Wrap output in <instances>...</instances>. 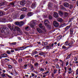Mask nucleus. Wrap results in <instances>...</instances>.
<instances>
[{"instance_id":"obj_1","label":"nucleus","mask_w":78,"mask_h":78,"mask_svg":"<svg viewBox=\"0 0 78 78\" xmlns=\"http://www.w3.org/2000/svg\"><path fill=\"white\" fill-rule=\"evenodd\" d=\"M36 20H33L30 23H29V25L30 26L31 28H34V26H36V25H37V24L36 23Z\"/></svg>"},{"instance_id":"obj_2","label":"nucleus","mask_w":78,"mask_h":78,"mask_svg":"<svg viewBox=\"0 0 78 78\" xmlns=\"http://www.w3.org/2000/svg\"><path fill=\"white\" fill-rule=\"evenodd\" d=\"M7 29H8V27H2L1 28V31L2 33H4V32H5V31H7Z\"/></svg>"},{"instance_id":"obj_3","label":"nucleus","mask_w":78,"mask_h":78,"mask_svg":"<svg viewBox=\"0 0 78 78\" xmlns=\"http://www.w3.org/2000/svg\"><path fill=\"white\" fill-rule=\"evenodd\" d=\"M53 25L55 27H58L59 26V23L56 21H54L53 22Z\"/></svg>"},{"instance_id":"obj_4","label":"nucleus","mask_w":78,"mask_h":78,"mask_svg":"<svg viewBox=\"0 0 78 78\" xmlns=\"http://www.w3.org/2000/svg\"><path fill=\"white\" fill-rule=\"evenodd\" d=\"M55 66H56V68H57V69H58V73L59 74L61 73L60 72H61V69H60V68H61V67H59V65H58V64L55 65Z\"/></svg>"},{"instance_id":"obj_5","label":"nucleus","mask_w":78,"mask_h":78,"mask_svg":"<svg viewBox=\"0 0 78 78\" xmlns=\"http://www.w3.org/2000/svg\"><path fill=\"white\" fill-rule=\"evenodd\" d=\"M39 27L40 28L42 29L44 31H45V27L42 26V24L41 23L39 24Z\"/></svg>"},{"instance_id":"obj_6","label":"nucleus","mask_w":78,"mask_h":78,"mask_svg":"<svg viewBox=\"0 0 78 78\" xmlns=\"http://www.w3.org/2000/svg\"><path fill=\"white\" fill-rule=\"evenodd\" d=\"M73 42H71L70 43H69L68 44V46H69V47H68V49H69V48H71V47H72V46H73Z\"/></svg>"},{"instance_id":"obj_7","label":"nucleus","mask_w":78,"mask_h":78,"mask_svg":"<svg viewBox=\"0 0 78 78\" xmlns=\"http://www.w3.org/2000/svg\"><path fill=\"white\" fill-rule=\"evenodd\" d=\"M53 16L54 17H55V18H58V17H59L58 13L55 12H54Z\"/></svg>"},{"instance_id":"obj_8","label":"nucleus","mask_w":78,"mask_h":78,"mask_svg":"<svg viewBox=\"0 0 78 78\" xmlns=\"http://www.w3.org/2000/svg\"><path fill=\"white\" fill-rule=\"evenodd\" d=\"M25 1H23L20 2V4L21 6H24L25 5Z\"/></svg>"},{"instance_id":"obj_9","label":"nucleus","mask_w":78,"mask_h":78,"mask_svg":"<svg viewBox=\"0 0 78 78\" xmlns=\"http://www.w3.org/2000/svg\"><path fill=\"white\" fill-rule=\"evenodd\" d=\"M1 56L2 58H8V55L4 53L1 55Z\"/></svg>"},{"instance_id":"obj_10","label":"nucleus","mask_w":78,"mask_h":78,"mask_svg":"<svg viewBox=\"0 0 78 78\" xmlns=\"http://www.w3.org/2000/svg\"><path fill=\"white\" fill-rule=\"evenodd\" d=\"M64 5L66 8H69V4L67 2H65L64 4Z\"/></svg>"},{"instance_id":"obj_11","label":"nucleus","mask_w":78,"mask_h":78,"mask_svg":"<svg viewBox=\"0 0 78 78\" xmlns=\"http://www.w3.org/2000/svg\"><path fill=\"white\" fill-rule=\"evenodd\" d=\"M70 34H73V29L72 28H70L69 29Z\"/></svg>"},{"instance_id":"obj_12","label":"nucleus","mask_w":78,"mask_h":78,"mask_svg":"<svg viewBox=\"0 0 78 78\" xmlns=\"http://www.w3.org/2000/svg\"><path fill=\"white\" fill-rule=\"evenodd\" d=\"M57 20L58 22H62V19L60 18H59L57 19Z\"/></svg>"},{"instance_id":"obj_13","label":"nucleus","mask_w":78,"mask_h":78,"mask_svg":"<svg viewBox=\"0 0 78 78\" xmlns=\"http://www.w3.org/2000/svg\"><path fill=\"white\" fill-rule=\"evenodd\" d=\"M24 24L23 21H20L19 22V25L20 26H22Z\"/></svg>"},{"instance_id":"obj_14","label":"nucleus","mask_w":78,"mask_h":78,"mask_svg":"<svg viewBox=\"0 0 78 78\" xmlns=\"http://www.w3.org/2000/svg\"><path fill=\"white\" fill-rule=\"evenodd\" d=\"M37 30L38 33H41L42 32V30L39 28H37Z\"/></svg>"},{"instance_id":"obj_15","label":"nucleus","mask_w":78,"mask_h":78,"mask_svg":"<svg viewBox=\"0 0 78 78\" xmlns=\"http://www.w3.org/2000/svg\"><path fill=\"white\" fill-rule=\"evenodd\" d=\"M21 11H27V9L26 7H24L23 8H22L21 9Z\"/></svg>"},{"instance_id":"obj_16","label":"nucleus","mask_w":78,"mask_h":78,"mask_svg":"<svg viewBox=\"0 0 78 78\" xmlns=\"http://www.w3.org/2000/svg\"><path fill=\"white\" fill-rule=\"evenodd\" d=\"M5 60L3 59H2L1 60V63H2V65H4V64H5Z\"/></svg>"},{"instance_id":"obj_17","label":"nucleus","mask_w":78,"mask_h":78,"mask_svg":"<svg viewBox=\"0 0 78 78\" xmlns=\"http://www.w3.org/2000/svg\"><path fill=\"white\" fill-rule=\"evenodd\" d=\"M71 26H67L65 28V30L66 31H67V30H69V29L70 28V27Z\"/></svg>"},{"instance_id":"obj_18","label":"nucleus","mask_w":78,"mask_h":78,"mask_svg":"<svg viewBox=\"0 0 78 78\" xmlns=\"http://www.w3.org/2000/svg\"><path fill=\"white\" fill-rule=\"evenodd\" d=\"M28 16H33V13L32 12H29L27 14Z\"/></svg>"},{"instance_id":"obj_19","label":"nucleus","mask_w":78,"mask_h":78,"mask_svg":"<svg viewBox=\"0 0 78 78\" xmlns=\"http://www.w3.org/2000/svg\"><path fill=\"white\" fill-rule=\"evenodd\" d=\"M5 5V3L4 2H2L0 3V6H4Z\"/></svg>"},{"instance_id":"obj_20","label":"nucleus","mask_w":78,"mask_h":78,"mask_svg":"<svg viewBox=\"0 0 78 78\" xmlns=\"http://www.w3.org/2000/svg\"><path fill=\"white\" fill-rule=\"evenodd\" d=\"M69 44V41H66L64 43V45L65 46H68V44Z\"/></svg>"},{"instance_id":"obj_21","label":"nucleus","mask_w":78,"mask_h":78,"mask_svg":"<svg viewBox=\"0 0 78 78\" xmlns=\"http://www.w3.org/2000/svg\"><path fill=\"white\" fill-rule=\"evenodd\" d=\"M9 6H14V2H11L10 3V4L9 5Z\"/></svg>"},{"instance_id":"obj_22","label":"nucleus","mask_w":78,"mask_h":78,"mask_svg":"<svg viewBox=\"0 0 78 78\" xmlns=\"http://www.w3.org/2000/svg\"><path fill=\"white\" fill-rule=\"evenodd\" d=\"M12 30L15 31L16 30V27L14 26H13L12 27Z\"/></svg>"},{"instance_id":"obj_23","label":"nucleus","mask_w":78,"mask_h":78,"mask_svg":"<svg viewBox=\"0 0 78 78\" xmlns=\"http://www.w3.org/2000/svg\"><path fill=\"white\" fill-rule=\"evenodd\" d=\"M43 45L46 46L48 45V43L47 42H45L43 43Z\"/></svg>"},{"instance_id":"obj_24","label":"nucleus","mask_w":78,"mask_h":78,"mask_svg":"<svg viewBox=\"0 0 78 78\" xmlns=\"http://www.w3.org/2000/svg\"><path fill=\"white\" fill-rule=\"evenodd\" d=\"M23 18H24V16L22 14L21 15L20 18V19H23Z\"/></svg>"},{"instance_id":"obj_25","label":"nucleus","mask_w":78,"mask_h":78,"mask_svg":"<svg viewBox=\"0 0 78 78\" xmlns=\"http://www.w3.org/2000/svg\"><path fill=\"white\" fill-rule=\"evenodd\" d=\"M36 7V5L34 4H33L31 6V8H35Z\"/></svg>"},{"instance_id":"obj_26","label":"nucleus","mask_w":78,"mask_h":78,"mask_svg":"<svg viewBox=\"0 0 78 78\" xmlns=\"http://www.w3.org/2000/svg\"><path fill=\"white\" fill-rule=\"evenodd\" d=\"M58 69H54L53 70L54 74H56L57 73Z\"/></svg>"},{"instance_id":"obj_27","label":"nucleus","mask_w":78,"mask_h":78,"mask_svg":"<svg viewBox=\"0 0 78 78\" xmlns=\"http://www.w3.org/2000/svg\"><path fill=\"white\" fill-rule=\"evenodd\" d=\"M39 55H41V56H44L45 55V53L44 52H40L39 53Z\"/></svg>"},{"instance_id":"obj_28","label":"nucleus","mask_w":78,"mask_h":78,"mask_svg":"<svg viewBox=\"0 0 78 78\" xmlns=\"http://www.w3.org/2000/svg\"><path fill=\"white\" fill-rule=\"evenodd\" d=\"M46 47L47 49H50V48H51V45H48L46 46Z\"/></svg>"},{"instance_id":"obj_29","label":"nucleus","mask_w":78,"mask_h":78,"mask_svg":"<svg viewBox=\"0 0 78 78\" xmlns=\"http://www.w3.org/2000/svg\"><path fill=\"white\" fill-rule=\"evenodd\" d=\"M58 13L60 16H62V15H63V12L61 11H59Z\"/></svg>"},{"instance_id":"obj_30","label":"nucleus","mask_w":78,"mask_h":78,"mask_svg":"<svg viewBox=\"0 0 78 78\" xmlns=\"http://www.w3.org/2000/svg\"><path fill=\"white\" fill-rule=\"evenodd\" d=\"M17 43L16 42H13L12 43H11L10 44V45H16Z\"/></svg>"},{"instance_id":"obj_31","label":"nucleus","mask_w":78,"mask_h":78,"mask_svg":"<svg viewBox=\"0 0 78 78\" xmlns=\"http://www.w3.org/2000/svg\"><path fill=\"white\" fill-rule=\"evenodd\" d=\"M38 65H40V64L37 62H36L34 64V66H35V67H37Z\"/></svg>"},{"instance_id":"obj_32","label":"nucleus","mask_w":78,"mask_h":78,"mask_svg":"<svg viewBox=\"0 0 78 78\" xmlns=\"http://www.w3.org/2000/svg\"><path fill=\"white\" fill-rule=\"evenodd\" d=\"M38 69H40L41 72H44L45 71V69L43 68H41L40 69L39 68Z\"/></svg>"},{"instance_id":"obj_33","label":"nucleus","mask_w":78,"mask_h":78,"mask_svg":"<svg viewBox=\"0 0 78 78\" xmlns=\"http://www.w3.org/2000/svg\"><path fill=\"white\" fill-rule=\"evenodd\" d=\"M16 30H17L18 31H19V32L20 31V28H19V27H16Z\"/></svg>"},{"instance_id":"obj_34","label":"nucleus","mask_w":78,"mask_h":78,"mask_svg":"<svg viewBox=\"0 0 78 78\" xmlns=\"http://www.w3.org/2000/svg\"><path fill=\"white\" fill-rule=\"evenodd\" d=\"M6 53L7 54H8L9 55L10 54H11V51L9 50H8L6 51Z\"/></svg>"},{"instance_id":"obj_35","label":"nucleus","mask_w":78,"mask_h":78,"mask_svg":"<svg viewBox=\"0 0 78 78\" xmlns=\"http://www.w3.org/2000/svg\"><path fill=\"white\" fill-rule=\"evenodd\" d=\"M68 16V13L67 12H65L64 13L65 17H67Z\"/></svg>"},{"instance_id":"obj_36","label":"nucleus","mask_w":78,"mask_h":78,"mask_svg":"<svg viewBox=\"0 0 78 78\" xmlns=\"http://www.w3.org/2000/svg\"><path fill=\"white\" fill-rule=\"evenodd\" d=\"M48 18H49V19L50 20H51V19H52V16H51V15H49L48 16Z\"/></svg>"},{"instance_id":"obj_37","label":"nucleus","mask_w":78,"mask_h":78,"mask_svg":"<svg viewBox=\"0 0 78 78\" xmlns=\"http://www.w3.org/2000/svg\"><path fill=\"white\" fill-rule=\"evenodd\" d=\"M64 69L65 70V73H66L67 72V67H65L64 68Z\"/></svg>"},{"instance_id":"obj_38","label":"nucleus","mask_w":78,"mask_h":78,"mask_svg":"<svg viewBox=\"0 0 78 78\" xmlns=\"http://www.w3.org/2000/svg\"><path fill=\"white\" fill-rule=\"evenodd\" d=\"M14 73L15 76H18V75H19V74L16 71H14Z\"/></svg>"},{"instance_id":"obj_39","label":"nucleus","mask_w":78,"mask_h":78,"mask_svg":"<svg viewBox=\"0 0 78 78\" xmlns=\"http://www.w3.org/2000/svg\"><path fill=\"white\" fill-rule=\"evenodd\" d=\"M62 48H63V49H66V48H67V49H68V47L67 48V47H66L64 45H63L62 46Z\"/></svg>"},{"instance_id":"obj_40","label":"nucleus","mask_w":78,"mask_h":78,"mask_svg":"<svg viewBox=\"0 0 78 78\" xmlns=\"http://www.w3.org/2000/svg\"><path fill=\"white\" fill-rule=\"evenodd\" d=\"M37 51H36L32 52L33 55H36V54H37Z\"/></svg>"},{"instance_id":"obj_41","label":"nucleus","mask_w":78,"mask_h":78,"mask_svg":"<svg viewBox=\"0 0 78 78\" xmlns=\"http://www.w3.org/2000/svg\"><path fill=\"white\" fill-rule=\"evenodd\" d=\"M49 23V21H48V20H46L44 21V23Z\"/></svg>"},{"instance_id":"obj_42","label":"nucleus","mask_w":78,"mask_h":78,"mask_svg":"<svg viewBox=\"0 0 78 78\" xmlns=\"http://www.w3.org/2000/svg\"><path fill=\"white\" fill-rule=\"evenodd\" d=\"M71 56V55L70 54L68 55L67 57H66V59H69Z\"/></svg>"},{"instance_id":"obj_43","label":"nucleus","mask_w":78,"mask_h":78,"mask_svg":"<svg viewBox=\"0 0 78 78\" xmlns=\"http://www.w3.org/2000/svg\"><path fill=\"white\" fill-rule=\"evenodd\" d=\"M69 8L70 9H72L73 8V5H70Z\"/></svg>"},{"instance_id":"obj_44","label":"nucleus","mask_w":78,"mask_h":78,"mask_svg":"<svg viewBox=\"0 0 78 78\" xmlns=\"http://www.w3.org/2000/svg\"><path fill=\"white\" fill-rule=\"evenodd\" d=\"M47 27L48 28V29H51V26L50 25H48Z\"/></svg>"},{"instance_id":"obj_45","label":"nucleus","mask_w":78,"mask_h":78,"mask_svg":"<svg viewBox=\"0 0 78 78\" xmlns=\"http://www.w3.org/2000/svg\"><path fill=\"white\" fill-rule=\"evenodd\" d=\"M48 6L49 8L51 7V6H52V4H49L48 5Z\"/></svg>"},{"instance_id":"obj_46","label":"nucleus","mask_w":78,"mask_h":78,"mask_svg":"<svg viewBox=\"0 0 78 78\" xmlns=\"http://www.w3.org/2000/svg\"><path fill=\"white\" fill-rule=\"evenodd\" d=\"M29 27L27 26L25 27V30L26 31H28V29H29Z\"/></svg>"},{"instance_id":"obj_47","label":"nucleus","mask_w":78,"mask_h":78,"mask_svg":"<svg viewBox=\"0 0 78 78\" xmlns=\"http://www.w3.org/2000/svg\"><path fill=\"white\" fill-rule=\"evenodd\" d=\"M9 66V69H12V66L11 65H9L8 66Z\"/></svg>"},{"instance_id":"obj_48","label":"nucleus","mask_w":78,"mask_h":78,"mask_svg":"<svg viewBox=\"0 0 78 78\" xmlns=\"http://www.w3.org/2000/svg\"><path fill=\"white\" fill-rule=\"evenodd\" d=\"M3 14V13L2 11H0V16H2Z\"/></svg>"},{"instance_id":"obj_49","label":"nucleus","mask_w":78,"mask_h":78,"mask_svg":"<svg viewBox=\"0 0 78 78\" xmlns=\"http://www.w3.org/2000/svg\"><path fill=\"white\" fill-rule=\"evenodd\" d=\"M73 18H71L69 19V22H71V21H72V20H73Z\"/></svg>"},{"instance_id":"obj_50","label":"nucleus","mask_w":78,"mask_h":78,"mask_svg":"<svg viewBox=\"0 0 78 78\" xmlns=\"http://www.w3.org/2000/svg\"><path fill=\"white\" fill-rule=\"evenodd\" d=\"M76 75H78V68L76 69Z\"/></svg>"},{"instance_id":"obj_51","label":"nucleus","mask_w":78,"mask_h":78,"mask_svg":"<svg viewBox=\"0 0 78 78\" xmlns=\"http://www.w3.org/2000/svg\"><path fill=\"white\" fill-rule=\"evenodd\" d=\"M19 61L20 62H21L22 61V58L19 59Z\"/></svg>"},{"instance_id":"obj_52","label":"nucleus","mask_w":78,"mask_h":78,"mask_svg":"<svg viewBox=\"0 0 78 78\" xmlns=\"http://www.w3.org/2000/svg\"><path fill=\"white\" fill-rule=\"evenodd\" d=\"M15 23L16 25H19V22H16Z\"/></svg>"},{"instance_id":"obj_53","label":"nucleus","mask_w":78,"mask_h":78,"mask_svg":"<svg viewBox=\"0 0 78 78\" xmlns=\"http://www.w3.org/2000/svg\"><path fill=\"white\" fill-rule=\"evenodd\" d=\"M14 64H17V61L16 60H14L13 61Z\"/></svg>"},{"instance_id":"obj_54","label":"nucleus","mask_w":78,"mask_h":78,"mask_svg":"<svg viewBox=\"0 0 78 78\" xmlns=\"http://www.w3.org/2000/svg\"><path fill=\"white\" fill-rule=\"evenodd\" d=\"M44 24L45 26H46V27H47L48 25L47 23H44Z\"/></svg>"},{"instance_id":"obj_55","label":"nucleus","mask_w":78,"mask_h":78,"mask_svg":"<svg viewBox=\"0 0 78 78\" xmlns=\"http://www.w3.org/2000/svg\"><path fill=\"white\" fill-rule=\"evenodd\" d=\"M2 77H5V73H3L2 74Z\"/></svg>"},{"instance_id":"obj_56","label":"nucleus","mask_w":78,"mask_h":78,"mask_svg":"<svg viewBox=\"0 0 78 78\" xmlns=\"http://www.w3.org/2000/svg\"><path fill=\"white\" fill-rule=\"evenodd\" d=\"M53 45H54V43H52L51 45V47H53Z\"/></svg>"},{"instance_id":"obj_57","label":"nucleus","mask_w":78,"mask_h":78,"mask_svg":"<svg viewBox=\"0 0 78 78\" xmlns=\"http://www.w3.org/2000/svg\"><path fill=\"white\" fill-rule=\"evenodd\" d=\"M68 65H69V62H66V66H68Z\"/></svg>"},{"instance_id":"obj_58","label":"nucleus","mask_w":78,"mask_h":78,"mask_svg":"<svg viewBox=\"0 0 78 78\" xmlns=\"http://www.w3.org/2000/svg\"><path fill=\"white\" fill-rule=\"evenodd\" d=\"M74 60L75 61H77V58H76V57H75L74 58Z\"/></svg>"},{"instance_id":"obj_59","label":"nucleus","mask_w":78,"mask_h":78,"mask_svg":"<svg viewBox=\"0 0 78 78\" xmlns=\"http://www.w3.org/2000/svg\"><path fill=\"white\" fill-rule=\"evenodd\" d=\"M38 56H39V55H35L34 56L35 58H37V57H38Z\"/></svg>"},{"instance_id":"obj_60","label":"nucleus","mask_w":78,"mask_h":78,"mask_svg":"<svg viewBox=\"0 0 78 78\" xmlns=\"http://www.w3.org/2000/svg\"><path fill=\"white\" fill-rule=\"evenodd\" d=\"M34 73H36V74H38V72H37V71H34Z\"/></svg>"},{"instance_id":"obj_61","label":"nucleus","mask_w":78,"mask_h":78,"mask_svg":"<svg viewBox=\"0 0 78 78\" xmlns=\"http://www.w3.org/2000/svg\"><path fill=\"white\" fill-rule=\"evenodd\" d=\"M51 76L53 78H54V76H55V74L53 73L52 74H51Z\"/></svg>"},{"instance_id":"obj_62","label":"nucleus","mask_w":78,"mask_h":78,"mask_svg":"<svg viewBox=\"0 0 78 78\" xmlns=\"http://www.w3.org/2000/svg\"><path fill=\"white\" fill-rule=\"evenodd\" d=\"M45 74L46 75V74H47V73H49V71H48L45 72Z\"/></svg>"},{"instance_id":"obj_63","label":"nucleus","mask_w":78,"mask_h":78,"mask_svg":"<svg viewBox=\"0 0 78 78\" xmlns=\"http://www.w3.org/2000/svg\"><path fill=\"white\" fill-rule=\"evenodd\" d=\"M68 70H69V71H70H70H72V68H69L68 69Z\"/></svg>"},{"instance_id":"obj_64","label":"nucleus","mask_w":78,"mask_h":78,"mask_svg":"<svg viewBox=\"0 0 78 78\" xmlns=\"http://www.w3.org/2000/svg\"><path fill=\"white\" fill-rule=\"evenodd\" d=\"M77 6H78V1H77L76 2V3Z\"/></svg>"}]
</instances>
